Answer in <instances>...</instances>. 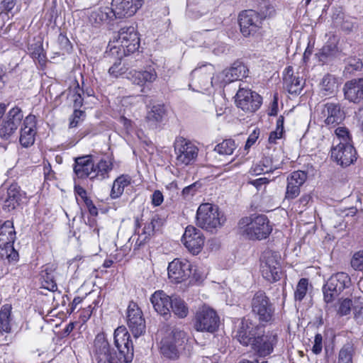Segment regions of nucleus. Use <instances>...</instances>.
Segmentation results:
<instances>
[{
    "instance_id": "f257e3e1",
    "label": "nucleus",
    "mask_w": 363,
    "mask_h": 363,
    "mask_svg": "<svg viewBox=\"0 0 363 363\" xmlns=\"http://www.w3.org/2000/svg\"><path fill=\"white\" fill-rule=\"evenodd\" d=\"M272 231V225L264 215L245 216L238 224V233L251 240L267 238Z\"/></svg>"
},
{
    "instance_id": "f03ea898",
    "label": "nucleus",
    "mask_w": 363,
    "mask_h": 363,
    "mask_svg": "<svg viewBox=\"0 0 363 363\" xmlns=\"http://www.w3.org/2000/svg\"><path fill=\"white\" fill-rule=\"evenodd\" d=\"M215 68L211 64H205L196 67L191 73L189 86L194 91H208L213 87H222L219 79L213 76Z\"/></svg>"
},
{
    "instance_id": "7ed1b4c3",
    "label": "nucleus",
    "mask_w": 363,
    "mask_h": 363,
    "mask_svg": "<svg viewBox=\"0 0 363 363\" xmlns=\"http://www.w3.org/2000/svg\"><path fill=\"white\" fill-rule=\"evenodd\" d=\"M225 218L217 206L209 203H202L196 212L197 225L207 230H213L223 225Z\"/></svg>"
},
{
    "instance_id": "20e7f679",
    "label": "nucleus",
    "mask_w": 363,
    "mask_h": 363,
    "mask_svg": "<svg viewBox=\"0 0 363 363\" xmlns=\"http://www.w3.org/2000/svg\"><path fill=\"white\" fill-rule=\"evenodd\" d=\"M114 345L117 348L121 362H130L133 358V345L130 334L124 326L118 327L113 334Z\"/></svg>"
},
{
    "instance_id": "39448f33",
    "label": "nucleus",
    "mask_w": 363,
    "mask_h": 363,
    "mask_svg": "<svg viewBox=\"0 0 363 363\" xmlns=\"http://www.w3.org/2000/svg\"><path fill=\"white\" fill-rule=\"evenodd\" d=\"M240 31L245 37L254 36L262 28L263 18L255 10H246L239 15Z\"/></svg>"
},
{
    "instance_id": "423d86ee",
    "label": "nucleus",
    "mask_w": 363,
    "mask_h": 363,
    "mask_svg": "<svg viewBox=\"0 0 363 363\" xmlns=\"http://www.w3.org/2000/svg\"><path fill=\"white\" fill-rule=\"evenodd\" d=\"M350 284V278L343 272L332 275L323 286V292L324 301L330 303Z\"/></svg>"
},
{
    "instance_id": "0eeeda50",
    "label": "nucleus",
    "mask_w": 363,
    "mask_h": 363,
    "mask_svg": "<svg viewBox=\"0 0 363 363\" xmlns=\"http://www.w3.org/2000/svg\"><path fill=\"white\" fill-rule=\"evenodd\" d=\"M219 325V317L216 312L208 306H203L196 313L194 328L197 331L213 333Z\"/></svg>"
},
{
    "instance_id": "6e6552de",
    "label": "nucleus",
    "mask_w": 363,
    "mask_h": 363,
    "mask_svg": "<svg viewBox=\"0 0 363 363\" xmlns=\"http://www.w3.org/2000/svg\"><path fill=\"white\" fill-rule=\"evenodd\" d=\"M115 42L123 48L125 54L133 53L140 47V38L133 26L122 28L119 30L117 37L110 42L111 49L116 47V45H111V43Z\"/></svg>"
},
{
    "instance_id": "1a4fd4ad",
    "label": "nucleus",
    "mask_w": 363,
    "mask_h": 363,
    "mask_svg": "<svg viewBox=\"0 0 363 363\" xmlns=\"http://www.w3.org/2000/svg\"><path fill=\"white\" fill-rule=\"evenodd\" d=\"M176 164L187 166L191 164L198 155V148L190 141L183 138H177L174 143Z\"/></svg>"
},
{
    "instance_id": "9d476101",
    "label": "nucleus",
    "mask_w": 363,
    "mask_h": 363,
    "mask_svg": "<svg viewBox=\"0 0 363 363\" xmlns=\"http://www.w3.org/2000/svg\"><path fill=\"white\" fill-rule=\"evenodd\" d=\"M185 337V333L179 330H173L167 333L160 342L161 353L170 359L177 357V347L182 345Z\"/></svg>"
},
{
    "instance_id": "9b49d317",
    "label": "nucleus",
    "mask_w": 363,
    "mask_h": 363,
    "mask_svg": "<svg viewBox=\"0 0 363 363\" xmlns=\"http://www.w3.org/2000/svg\"><path fill=\"white\" fill-rule=\"evenodd\" d=\"M262 328L255 324L248 318H243L239 323L235 337L240 344L249 346L255 342L258 335H262Z\"/></svg>"
},
{
    "instance_id": "f8f14e48",
    "label": "nucleus",
    "mask_w": 363,
    "mask_h": 363,
    "mask_svg": "<svg viewBox=\"0 0 363 363\" xmlns=\"http://www.w3.org/2000/svg\"><path fill=\"white\" fill-rule=\"evenodd\" d=\"M260 267L262 277L267 281L274 282L280 279V264L274 252L266 251L263 253Z\"/></svg>"
},
{
    "instance_id": "ddd939ff",
    "label": "nucleus",
    "mask_w": 363,
    "mask_h": 363,
    "mask_svg": "<svg viewBox=\"0 0 363 363\" xmlns=\"http://www.w3.org/2000/svg\"><path fill=\"white\" fill-rule=\"evenodd\" d=\"M237 106L245 112H254L262 104V97L250 89L240 88L235 96Z\"/></svg>"
},
{
    "instance_id": "4468645a",
    "label": "nucleus",
    "mask_w": 363,
    "mask_h": 363,
    "mask_svg": "<svg viewBox=\"0 0 363 363\" xmlns=\"http://www.w3.org/2000/svg\"><path fill=\"white\" fill-rule=\"evenodd\" d=\"M193 265L186 259H174L168 265V278L174 283H182L187 280Z\"/></svg>"
},
{
    "instance_id": "2eb2a0df",
    "label": "nucleus",
    "mask_w": 363,
    "mask_h": 363,
    "mask_svg": "<svg viewBox=\"0 0 363 363\" xmlns=\"http://www.w3.org/2000/svg\"><path fill=\"white\" fill-rule=\"evenodd\" d=\"M93 354L96 363H114V357L104 333L96 335L94 341Z\"/></svg>"
},
{
    "instance_id": "dca6fc26",
    "label": "nucleus",
    "mask_w": 363,
    "mask_h": 363,
    "mask_svg": "<svg viewBox=\"0 0 363 363\" xmlns=\"http://www.w3.org/2000/svg\"><path fill=\"white\" fill-rule=\"evenodd\" d=\"M252 310L259 320L268 322L271 320L274 310L269 298L262 291L256 293L252 300Z\"/></svg>"
},
{
    "instance_id": "f3484780",
    "label": "nucleus",
    "mask_w": 363,
    "mask_h": 363,
    "mask_svg": "<svg viewBox=\"0 0 363 363\" xmlns=\"http://www.w3.org/2000/svg\"><path fill=\"white\" fill-rule=\"evenodd\" d=\"M127 323L134 337L140 336L145 330V321L138 306L130 302L127 309Z\"/></svg>"
},
{
    "instance_id": "a211bd4d",
    "label": "nucleus",
    "mask_w": 363,
    "mask_h": 363,
    "mask_svg": "<svg viewBox=\"0 0 363 363\" xmlns=\"http://www.w3.org/2000/svg\"><path fill=\"white\" fill-rule=\"evenodd\" d=\"M182 242L191 253L197 255L203 246L204 238L201 230L189 225L185 229Z\"/></svg>"
},
{
    "instance_id": "6ab92c4d",
    "label": "nucleus",
    "mask_w": 363,
    "mask_h": 363,
    "mask_svg": "<svg viewBox=\"0 0 363 363\" xmlns=\"http://www.w3.org/2000/svg\"><path fill=\"white\" fill-rule=\"evenodd\" d=\"M143 0H113L112 11L116 18L133 16L141 8Z\"/></svg>"
},
{
    "instance_id": "aec40b11",
    "label": "nucleus",
    "mask_w": 363,
    "mask_h": 363,
    "mask_svg": "<svg viewBox=\"0 0 363 363\" xmlns=\"http://www.w3.org/2000/svg\"><path fill=\"white\" fill-rule=\"evenodd\" d=\"M23 117L20 108L17 107L11 108L0 128V137L4 140H9L15 133Z\"/></svg>"
},
{
    "instance_id": "412c9836",
    "label": "nucleus",
    "mask_w": 363,
    "mask_h": 363,
    "mask_svg": "<svg viewBox=\"0 0 363 363\" xmlns=\"http://www.w3.org/2000/svg\"><path fill=\"white\" fill-rule=\"evenodd\" d=\"M320 118L325 125L335 128L345 118V113L337 104L327 103L321 108Z\"/></svg>"
},
{
    "instance_id": "4be33fe9",
    "label": "nucleus",
    "mask_w": 363,
    "mask_h": 363,
    "mask_svg": "<svg viewBox=\"0 0 363 363\" xmlns=\"http://www.w3.org/2000/svg\"><path fill=\"white\" fill-rule=\"evenodd\" d=\"M247 67L240 62H235L233 65L216 74V78L219 79V83L222 86L236 80H240L247 76Z\"/></svg>"
},
{
    "instance_id": "5701e85b",
    "label": "nucleus",
    "mask_w": 363,
    "mask_h": 363,
    "mask_svg": "<svg viewBox=\"0 0 363 363\" xmlns=\"http://www.w3.org/2000/svg\"><path fill=\"white\" fill-rule=\"evenodd\" d=\"M331 157L340 165L347 167L356 160L355 150L351 144H337L331 150Z\"/></svg>"
},
{
    "instance_id": "b1692460",
    "label": "nucleus",
    "mask_w": 363,
    "mask_h": 363,
    "mask_svg": "<svg viewBox=\"0 0 363 363\" xmlns=\"http://www.w3.org/2000/svg\"><path fill=\"white\" fill-rule=\"evenodd\" d=\"M277 343V335L273 333H264L262 330V335H258L257 338L250 345L260 357H265L271 354L274 346Z\"/></svg>"
},
{
    "instance_id": "393cba45",
    "label": "nucleus",
    "mask_w": 363,
    "mask_h": 363,
    "mask_svg": "<svg viewBox=\"0 0 363 363\" xmlns=\"http://www.w3.org/2000/svg\"><path fill=\"white\" fill-rule=\"evenodd\" d=\"M125 78L133 84L144 86L146 84H152L156 81L157 74L152 67H147L144 70L133 69L127 73Z\"/></svg>"
},
{
    "instance_id": "a878e982",
    "label": "nucleus",
    "mask_w": 363,
    "mask_h": 363,
    "mask_svg": "<svg viewBox=\"0 0 363 363\" xmlns=\"http://www.w3.org/2000/svg\"><path fill=\"white\" fill-rule=\"evenodd\" d=\"M342 90L346 100L359 104L363 100V77L346 82Z\"/></svg>"
},
{
    "instance_id": "bb28decb",
    "label": "nucleus",
    "mask_w": 363,
    "mask_h": 363,
    "mask_svg": "<svg viewBox=\"0 0 363 363\" xmlns=\"http://www.w3.org/2000/svg\"><path fill=\"white\" fill-rule=\"evenodd\" d=\"M283 79L284 87L291 94H300L304 86V79L295 74L291 66L285 69Z\"/></svg>"
},
{
    "instance_id": "cd10ccee",
    "label": "nucleus",
    "mask_w": 363,
    "mask_h": 363,
    "mask_svg": "<svg viewBox=\"0 0 363 363\" xmlns=\"http://www.w3.org/2000/svg\"><path fill=\"white\" fill-rule=\"evenodd\" d=\"M95 164L92 161L91 156L86 155L79 157L75 160L74 172L78 178L84 179L89 177L91 179L96 178Z\"/></svg>"
},
{
    "instance_id": "c85d7f7f",
    "label": "nucleus",
    "mask_w": 363,
    "mask_h": 363,
    "mask_svg": "<svg viewBox=\"0 0 363 363\" xmlns=\"http://www.w3.org/2000/svg\"><path fill=\"white\" fill-rule=\"evenodd\" d=\"M35 124V117L33 115L28 116L23 121L19 138L22 146L27 147L34 143L36 134Z\"/></svg>"
},
{
    "instance_id": "c756f323",
    "label": "nucleus",
    "mask_w": 363,
    "mask_h": 363,
    "mask_svg": "<svg viewBox=\"0 0 363 363\" xmlns=\"http://www.w3.org/2000/svg\"><path fill=\"white\" fill-rule=\"evenodd\" d=\"M172 296L162 290L156 291L150 298L155 311L164 317L170 316V305Z\"/></svg>"
},
{
    "instance_id": "7c9ffc66",
    "label": "nucleus",
    "mask_w": 363,
    "mask_h": 363,
    "mask_svg": "<svg viewBox=\"0 0 363 363\" xmlns=\"http://www.w3.org/2000/svg\"><path fill=\"white\" fill-rule=\"evenodd\" d=\"M16 238L13 223L11 220L5 221L0 226V248L13 249V244Z\"/></svg>"
},
{
    "instance_id": "2f4dec72",
    "label": "nucleus",
    "mask_w": 363,
    "mask_h": 363,
    "mask_svg": "<svg viewBox=\"0 0 363 363\" xmlns=\"http://www.w3.org/2000/svg\"><path fill=\"white\" fill-rule=\"evenodd\" d=\"M21 194L16 185H11L7 191V196L3 204L5 211H11L19 206Z\"/></svg>"
},
{
    "instance_id": "473e14b6",
    "label": "nucleus",
    "mask_w": 363,
    "mask_h": 363,
    "mask_svg": "<svg viewBox=\"0 0 363 363\" xmlns=\"http://www.w3.org/2000/svg\"><path fill=\"white\" fill-rule=\"evenodd\" d=\"M161 220L157 216L153 217L150 222H147L142 232H138V238L136 241L139 245L144 244L150 239V238L154 234L156 228H159L161 225Z\"/></svg>"
},
{
    "instance_id": "72a5a7b5",
    "label": "nucleus",
    "mask_w": 363,
    "mask_h": 363,
    "mask_svg": "<svg viewBox=\"0 0 363 363\" xmlns=\"http://www.w3.org/2000/svg\"><path fill=\"white\" fill-rule=\"evenodd\" d=\"M112 13V9L108 7L98 8L89 13V21L93 26L98 27L106 23Z\"/></svg>"
},
{
    "instance_id": "f704fd0d",
    "label": "nucleus",
    "mask_w": 363,
    "mask_h": 363,
    "mask_svg": "<svg viewBox=\"0 0 363 363\" xmlns=\"http://www.w3.org/2000/svg\"><path fill=\"white\" fill-rule=\"evenodd\" d=\"M179 318H185L189 313V306L184 299L177 296H172L170 313Z\"/></svg>"
},
{
    "instance_id": "c9c22d12",
    "label": "nucleus",
    "mask_w": 363,
    "mask_h": 363,
    "mask_svg": "<svg viewBox=\"0 0 363 363\" xmlns=\"http://www.w3.org/2000/svg\"><path fill=\"white\" fill-rule=\"evenodd\" d=\"M337 89V79L331 74L324 76L320 82V94L321 96H330L335 94Z\"/></svg>"
},
{
    "instance_id": "e433bc0d",
    "label": "nucleus",
    "mask_w": 363,
    "mask_h": 363,
    "mask_svg": "<svg viewBox=\"0 0 363 363\" xmlns=\"http://www.w3.org/2000/svg\"><path fill=\"white\" fill-rule=\"evenodd\" d=\"M132 179L128 175H121L117 177L113 184L111 191V199H116L119 198L123 193L124 189L128 186L130 185Z\"/></svg>"
},
{
    "instance_id": "4c0bfd02",
    "label": "nucleus",
    "mask_w": 363,
    "mask_h": 363,
    "mask_svg": "<svg viewBox=\"0 0 363 363\" xmlns=\"http://www.w3.org/2000/svg\"><path fill=\"white\" fill-rule=\"evenodd\" d=\"M165 115L164 106L155 105L147 113L146 121L150 126L157 127L163 121Z\"/></svg>"
},
{
    "instance_id": "58836bf2",
    "label": "nucleus",
    "mask_w": 363,
    "mask_h": 363,
    "mask_svg": "<svg viewBox=\"0 0 363 363\" xmlns=\"http://www.w3.org/2000/svg\"><path fill=\"white\" fill-rule=\"evenodd\" d=\"M113 169V159L109 157L102 158L96 165H95L96 178L104 179L108 177V173Z\"/></svg>"
},
{
    "instance_id": "ea45409f",
    "label": "nucleus",
    "mask_w": 363,
    "mask_h": 363,
    "mask_svg": "<svg viewBox=\"0 0 363 363\" xmlns=\"http://www.w3.org/2000/svg\"><path fill=\"white\" fill-rule=\"evenodd\" d=\"M12 307L10 304L4 305L0 311V332L11 331V313Z\"/></svg>"
},
{
    "instance_id": "a19ab883",
    "label": "nucleus",
    "mask_w": 363,
    "mask_h": 363,
    "mask_svg": "<svg viewBox=\"0 0 363 363\" xmlns=\"http://www.w3.org/2000/svg\"><path fill=\"white\" fill-rule=\"evenodd\" d=\"M275 167L269 157H263L258 163L255 164L251 169V172L256 175L266 174L272 172Z\"/></svg>"
},
{
    "instance_id": "79ce46f5",
    "label": "nucleus",
    "mask_w": 363,
    "mask_h": 363,
    "mask_svg": "<svg viewBox=\"0 0 363 363\" xmlns=\"http://www.w3.org/2000/svg\"><path fill=\"white\" fill-rule=\"evenodd\" d=\"M237 148V145L232 139L224 140L215 147V151L220 155H230Z\"/></svg>"
},
{
    "instance_id": "37998d69",
    "label": "nucleus",
    "mask_w": 363,
    "mask_h": 363,
    "mask_svg": "<svg viewBox=\"0 0 363 363\" xmlns=\"http://www.w3.org/2000/svg\"><path fill=\"white\" fill-rule=\"evenodd\" d=\"M307 179V174L303 171H295L287 177V183L300 189Z\"/></svg>"
},
{
    "instance_id": "c03bdc74",
    "label": "nucleus",
    "mask_w": 363,
    "mask_h": 363,
    "mask_svg": "<svg viewBox=\"0 0 363 363\" xmlns=\"http://www.w3.org/2000/svg\"><path fill=\"white\" fill-rule=\"evenodd\" d=\"M308 281L307 279H301L298 281L296 291L294 292V298L296 301H301L306 296L308 291Z\"/></svg>"
},
{
    "instance_id": "a18cd8bd",
    "label": "nucleus",
    "mask_w": 363,
    "mask_h": 363,
    "mask_svg": "<svg viewBox=\"0 0 363 363\" xmlns=\"http://www.w3.org/2000/svg\"><path fill=\"white\" fill-rule=\"evenodd\" d=\"M41 277L44 288L52 291L57 290V287L54 276L52 273L48 272V268L43 272Z\"/></svg>"
},
{
    "instance_id": "49530a36",
    "label": "nucleus",
    "mask_w": 363,
    "mask_h": 363,
    "mask_svg": "<svg viewBox=\"0 0 363 363\" xmlns=\"http://www.w3.org/2000/svg\"><path fill=\"white\" fill-rule=\"evenodd\" d=\"M352 301L354 315H363V291H359L355 293Z\"/></svg>"
},
{
    "instance_id": "de8ad7c7",
    "label": "nucleus",
    "mask_w": 363,
    "mask_h": 363,
    "mask_svg": "<svg viewBox=\"0 0 363 363\" xmlns=\"http://www.w3.org/2000/svg\"><path fill=\"white\" fill-rule=\"evenodd\" d=\"M336 138L339 140L338 144H351V138L349 130L347 128L340 126L335 130Z\"/></svg>"
},
{
    "instance_id": "09e8293b",
    "label": "nucleus",
    "mask_w": 363,
    "mask_h": 363,
    "mask_svg": "<svg viewBox=\"0 0 363 363\" xmlns=\"http://www.w3.org/2000/svg\"><path fill=\"white\" fill-rule=\"evenodd\" d=\"M128 68L124 64H122L121 60H117L108 69V74L115 78H117L126 73Z\"/></svg>"
},
{
    "instance_id": "8fccbe9b",
    "label": "nucleus",
    "mask_w": 363,
    "mask_h": 363,
    "mask_svg": "<svg viewBox=\"0 0 363 363\" xmlns=\"http://www.w3.org/2000/svg\"><path fill=\"white\" fill-rule=\"evenodd\" d=\"M82 90L79 88L78 84H77L73 91H69V97L74 102V106L80 107L82 105Z\"/></svg>"
},
{
    "instance_id": "3c124183",
    "label": "nucleus",
    "mask_w": 363,
    "mask_h": 363,
    "mask_svg": "<svg viewBox=\"0 0 363 363\" xmlns=\"http://www.w3.org/2000/svg\"><path fill=\"white\" fill-rule=\"evenodd\" d=\"M352 358V347L350 345H345L340 351L339 361L342 363H350Z\"/></svg>"
},
{
    "instance_id": "603ef678",
    "label": "nucleus",
    "mask_w": 363,
    "mask_h": 363,
    "mask_svg": "<svg viewBox=\"0 0 363 363\" xmlns=\"http://www.w3.org/2000/svg\"><path fill=\"white\" fill-rule=\"evenodd\" d=\"M362 61L356 57L349 58L347 60V66L345 67V71L350 74L353 73L355 71H359L362 68Z\"/></svg>"
},
{
    "instance_id": "864d4df0",
    "label": "nucleus",
    "mask_w": 363,
    "mask_h": 363,
    "mask_svg": "<svg viewBox=\"0 0 363 363\" xmlns=\"http://www.w3.org/2000/svg\"><path fill=\"white\" fill-rule=\"evenodd\" d=\"M352 301L350 298H345L339 301L337 313L340 315H348L352 308Z\"/></svg>"
},
{
    "instance_id": "5fc2aeb1",
    "label": "nucleus",
    "mask_w": 363,
    "mask_h": 363,
    "mask_svg": "<svg viewBox=\"0 0 363 363\" xmlns=\"http://www.w3.org/2000/svg\"><path fill=\"white\" fill-rule=\"evenodd\" d=\"M351 266L355 270H363V250L354 253L351 259Z\"/></svg>"
},
{
    "instance_id": "6e6d98bb",
    "label": "nucleus",
    "mask_w": 363,
    "mask_h": 363,
    "mask_svg": "<svg viewBox=\"0 0 363 363\" xmlns=\"http://www.w3.org/2000/svg\"><path fill=\"white\" fill-rule=\"evenodd\" d=\"M84 113L81 110L75 109L69 121V128H75L84 119Z\"/></svg>"
},
{
    "instance_id": "4d7b16f0",
    "label": "nucleus",
    "mask_w": 363,
    "mask_h": 363,
    "mask_svg": "<svg viewBox=\"0 0 363 363\" xmlns=\"http://www.w3.org/2000/svg\"><path fill=\"white\" fill-rule=\"evenodd\" d=\"M300 194V189L287 183L285 199L292 200Z\"/></svg>"
},
{
    "instance_id": "13d9d810",
    "label": "nucleus",
    "mask_w": 363,
    "mask_h": 363,
    "mask_svg": "<svg viewBox=\"0 0 363 363\" xmlns=\"http://www.w3.org/2000/svg\"><path fill=\"white\" fill-rule=\"evenodd\" d=\"M193 270L194 272H191L192 278L194 279L196 282H201L206 277L207 272L203 268L195 267V268Z\"/></svg>"
},
{
    "instance_id": "bf43d9fd",
    "label": "nucleus",
    "mask_w": 363,
    "mask_h": 363,
    "mask_svg": "<svg viewBox=\"0 0 363 363\" xmlns=\"http://www.w3.org/2000/svg\"><path fill=\"white\" fill-rule=\"evenodd\" d=\"M323 348V337L321 334H316L314 338V344L312 347V352L315 354H318L321 352Z\"/></svg>"
},
{
    "instance_id": "052dcab7",
    "label": "nucleus",
    "mask_w": 363,
    "mask_h": 363,
    "mask_svg": "<svg viewBox=\"0 0 363 363\" xmlns=\"http://www.w3.org/2000/svg\"><path fill=\"white\" fill-rule=\"evenodd\" d=\"M16 0H3L0 3V10L1 12L9 13L16 6Z\"/></svg>"
},
{
    "instance_id": "680f3d73",
    "label": "nucleus",
    "mask_w": 363,
    "mask_h": 363,
    "mask_svg": "<svg viewBox=\"0 0 363 363\" xmlns=\"http://www.w3.org/2000/svg\"><path fill=\"white\" fill-rule=\"evenodd\" d=\"M259 135V130L258 128L255 129L252 133L249 135L247 142L245 143V150L249 149L251 146H252L257 140L258 139Z\"/></svg>"
},
{
    "instance_id": "e2e57ef3",
    "label": "nucleus",
    "mask_w": 363,
    "mask_h": 363,
    "mask_svg": "<svg viewBox=\"0 0 363 363\" xmlns=\"http://www.w3.org/2000/svg\"><path fill=\"white\" fill-rule=\"evenodd\" d=\"M260 14L262 16L263 20L265 18H270L274 16L276 14L275 6L271 4H266L262 13Z\"/></svg>"
},
{
    "instance_id": "0e129e2a",
    "label": "nucleus",
    "mask_w": 363,
    "mask_h": 363,
    "mask_svg": "<svg viewBox=\"0 0 363 363\" xmlns=\"http://www.w3.org/2000/svg\"><path fill=\"white\" fill-rule=\"evenodd\" d=\"M164 201V197L162 192L159 190H156L152 195V204L155 206H160Z\"/></svg>"
},
{
    "instance_id": "69168bd1",
    "label": "nucleus",
    "mask_w": 363,
    "mask_h": 363,
    "mask_svg": "<svg viewBox=\"0 0 363 363\" xmlns=\"http://www.w3.org/2000/svg\"><path fill=\"white\" fill-rule=\"evenodd\" d=\"M74 191H75V193L84 201V202L86 203V205H88L89 203H91V200L86 197V191L82 187L75 186Z\"/></svg>"
},
{
    "instance_id": "338daca9",
    "label": "nucleus",
    "mask_w": 363,
    "mask_h": 363,
    "mask_svg": "<svg viewBox=\"0 0 363 363\" xmlns=\"http://www.w3.org/2000/svg\"><path fill=\"white\" fill-rule=\"evenodd\" d=\"M268 182L269 179L265 177H261L250 182L257 189H259L262 185L265 186Z\"/></svg>"
},
{
    "instance_id": "774afa93",
    "label": "nucleus",
    "mask_w": 363,
    "mask_h": 363,
    "mask_svg": "<svg viewBox=\"0 0 363 363\" xmlns=\"http://www.w3.org/2000/svg\"><path fill=\"white\" fill-rule=\"evenodd\" d=\"M283 135V133L279 130H275L274 131L271 132L269 136V142L270 143H276L277 139L281 138Z\"/></svg>"
}]
</instances>
